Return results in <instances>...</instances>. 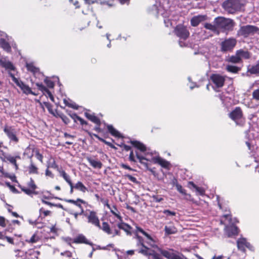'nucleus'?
Listing matches in <instances>:
<instances>
[{
	"instance_id": "nucleus-1",
	"label": "nucleus",
	"mask_w": 259,
	"mask_h": 259,
	"mask_svg": "<svg viewBox=\"0 0 259 259\" xmlns=\"http://www.w3.org/2000/svg\"><path fill=\"white\" fill-rule=\"evenodd\" d=\"M213 23L216 24L219 31L223 32L232 31L235 24L233 20L223 17L215 18L213 20Z\"/></svg>"
},
{
	"instance_id": "nucleus-2",
	"label": "nucleus",
	"mask_w": 259,
	"mask_h": 259,
	"mask_svg": "<svg viewBox=\"0 0 259 259\" xmlns=\"http://www.w3.org/2000/svg\"><path fill=\"white\" fill-rule=\"evenodd\" d=\"M243 6V0H226L222 4L223 8L229 14L240 11Z\"/></svg>"
},
{
	"instance_id": "nucleus-3",
	"label": "nucleus",
	"mask_w": 259,
	"mask_h": 259,
	"mask_svg": "<svg viewBox=\"0 0 259 259\" xmlns=\"http://www.w3.org/2000/svg\"><path fill=\"white\" fill-rule=\"evenodd\" d=\"M259 29L256 26L250 25H247L241 26L237 31V35L247 37L249 35H252L257 33Z\"/></svg>"
},
{
	"instance_id": "nucleus-4",
	"label": "nucleus",
	"mask_w": 259,
	"mask_h": 259,
	"mask_svg": "<svg viewBox=\"0 0 259 259\" xmlns=\"http://www.w3.org/2000/svg\"><path fill=\"white\" fill-rule=\"evenodd\" d=\"M158 251L163 256L167 259H187L182 253L172 249L165 250L159 248Z\"/></svg>"
},
{
	"instance_id": "nucleus-5",
	"label": "nucleus",
	"mask_w": 259,
	"mask_h": 259,
	"mask_svg": "<svg viewBox=\"0 0 259 259\" xmlns=\"http://www.w3.org/2000/svg\"><path fill=\"white\" fill-rule=\"evenodd\" d=\"M237 44V40L234 37L226 38L220 44L221 51L223 53L231 52Z\"/></svg>"
},
{
	"instance_id": "nucleus-6",
	"label": "nucleus",
	"mask_w": 259,
	"mask_h": 259,
	"mask_svg": "<svg viewBox=\"0 0 259 259\" xmlns=\"http://www.w3.org/2000/svg\"><path fill=\"white\" fill-rule=\"evenodd\" d=\"M175 34L180 38L186 39L189 36V32L187 28L183 25H177L174 30Z\"/></svg>"
},
{
	"instance_id": "nucleus-7",
	"label": "nucleus",
	"mask_w": 259,
	"mask_h": 259,
	"mask_svg": "<svg viewBox=\"0 0 259 259\" xmlns=\"http://www.w3.org/2000/svg\"><path fill=\"white\" fill-rule=\"evenodd\" d=\"M4 131L11 142H12L15 144H16L19 142V139L16 135V131L12 127L5 126L4 129Z\"/></svg>"
},
{
	"instance_id": "nucleus-8",
	"label": "nucleus",
	"mask_w": 259,
	"mask_h": 259,
	"mask_svg": "<svg viewBox=\"0 0 259 259\" xmlns=\"http://www.w3.org/2000/svg\"><path fill=\"white\" fill-rule=\"evenodd\" d=\"M210 79L218 88L223 87L225 81V79L223 76L217 74H212Z\"/></svg>"
},
{
	"instance_id": "nucleus-9",
	"label": "nucleus",
	"mask_w": 259,
	"mask_h": 259,
	"mask_svg": "<svg viewBox=\"0 0 259 259\" xmlns=\"http://www.w3.org/2000/svg\"><path fill=\"white\" fill-rule=\"evenodd\" d=\"M0 66L5 68L6 70H14L15 67L11 62H10L7 57L4 56L0 57Z\"/></svg>"
},
{
	"instance_id": "nucleus-10",
	"label": "nucleus",
	"mask_w": 259,
	"mask_h": 259,
	"mask_svg": "<svg viewBox=\"0 0 259 259\" xmlns=\"http://www.w3.org/2000/svg\"><path fill=\"white\" fill-rule=\"evenodd\" d=\"M207 16L205 15H199L194 16L191 19V25L193 27L197 26L201 22L207 20Z\"/></svg>"
},
{
	"instance_id": "nucleus-11",
	"label": "nucleus",
	"mask_w": 259,
	"mask_h": 259,
	"mask_svg": "<svg viewBox=\"0 0 259 259\" xmlns=\"http://www.w3.org/2000/svg\"><path fill=\"white\" fill-rule=\"evenodd\" d=\"M88 219V222L91 223L99 228H101L100 225L99 220L97 216L96 213L95 211H91L90 214L87 216Z\"/></svg>"
},
{
	"instance_id": "nucleus-12",
	"label": "nucleus",
	"mask_w": 259,
	"mask_h": 259,
	"mask_svg": "<svg viewBox=\"0 0 259 259\" xmlns=\"http://www.w3.org/2000/svg\"><path fill=\"white\" fill-rule=\"evenodd\" d=\"M237 247L238 249L242 251H245V247L252 250L253 247L248 242H247L246 239L240 238L237 241Z\"/></svg>"
},
{
	"instance_id": "nucleus-13",
	"label": "nucleus",
	"mask_w": 259,
	"mask_h": 259,
	"mask_svg": "<svg viewBox=\"0 0 259 259\" xmlns=\"http://www.w3.org/2000/svg\"><path fill=\"white\" fill-rule=\"evenodd\" d=\"M243 116V113L241 109L239 107H236L230 114L229 117L233 120L236 121L238 119H240Z\"/></svg>"
},
{
	"instance_id": "nucleus-14",
	"label": "nucleus",
	"mask_w": 259,
	"mask_h": 259,
	"mask_svg": "<svg viewBox=\"0 0 259 259\" xmlns=\"http://www.w3.org/2000/svg\"><path fill=\"white\" fill-rule=\"evenodd\" d=\"M225 233L228 237H231L234 235H236L238 233V228L234 225H231L226 226L225 228Z\"/></svg>"
},
{
	"instance_id": "nucleus-15",
	"label": "nucleus",
	"mask_w": 259,
	"mask_h": 259,
	"mask_svg": "<svg viewBox=\"0 0 259 259\" xmlns=\"http://www.w3.org/2000/svg\"><path fill=\"white\" fill-rule=\"evenodd\" d=\"M236 55L240 59V62H242V59H248L251 57V54L248 51L240 49L236 51Z\"/></svg>"
},
{
	"instance_id": "nucleus-16",
	"label": "nucleus",
	"mask_w": 259,
	"mask_h": 259,
	"mask_svg": "<svg viewBox=\"0 0 259 259\" xmlns=\"http://www.w3.org/2000/svg\"><path fill=\"white\" fill-rule=\"evenodd\" d=\"M152 159L154 163H158L164 168H168L170 165L168 161L160 157H153Z\"/></svg>"
},
{
	"instance_id": "nucleus-17",
	"label": "nucleus",
	"mask_w": 259,
	"mask_h": 259,
	"mask_svg": "<svg viewBox=\"0 0 259 259\" xmlns=\"http://www.w3.org/2000/svg\"><path fill=\"white\" fill-rule=\"evenodd\" d=\"M74 242L76 243H85L86 244H89L91 246H93V243L89 242L85 237L82 235H79L77 236L74 240Z\"/></svg>"
},
{
	"instance_id": "nucleus-18",
	"label": "nucleus",
	"mask_w": 259,
	"mask_h": 259,
	"mask_svg": "<svg viewBox=\"0 0 259 259\" xmlns=\"http://www.w3.org/2000/svg\"><path fill=\"white\" fill-rule=\"evenodd\" d=\"M87 160L91 165L95 168L100 169L102 167L103 164L100 161L95 160L90 157H87Z\"/></svg>"
},
{
	"instance_id": "nucleus-19",
	"label": "nucleus",
	"mask_w": 259,
	"mask_h": 259,
	"mask_svg": "<svg viewBox=\"0 0 259 259\" xmlns=\"http://www.w3.org/2000/svg\"><path fill=\"white\" fill-rule=\"evenodd\" d=\"M204 27L206 29L209 30L218 35L220 34V31L218 30V27L216 24L214 23L213 24L209 23H205L204 25Z\"/></svg>"
},
{
	"instance_id": "nucleus-20",
	"label": "nucleus",
	"mask_w": 259,
	"mask_h": 259,
	"mask_svg": "<svg viewBox=\"0 0 259 259\" xmlns=\"http://www.w3.org/2000/svg\"><path fill=\"white\" fill-rule=\"evenodd\" d=\"M247 72L251 74H259V61L255 65L249 66Z\"/></svg>"
},
{
	"instance_id": "nucleus-21",
	"label": "nucleus",
	"mask_w": 259,
	"mask_h": 259,
	"mask_svg": "<svg viewBox=\"0 0 259 259\" xmlns=\"http://www.w3.org/2000/svg\"><path fill=\"white\" fill-rule=\"evenodd\" d=\"M117 226L120 229L124 230L126 233L127 235H131V230L132 229V227L127 224L121 222L118 223Z\"/></svg>"
},
{
	"instance_id": "nucleus-22",
	"label": "nucleus",
	"mask_w": 259,
	"mask_h": 259,
	"mask_svg": "<svg viewBox=\"0 0 259 259\" xmlns=\"http://www.w3.org/2000/svg\"><path fill=\"white\" fill-rule=\"evenodd\" d=\"M84 114L88 119L92 121L93 122L96 123L97 125H100V120L97 116H96L94 114H90L88 112H85Z\"/></svg>"
},
{
	"instance_id": "nucleus-23",
	"label": "nucleus",
	"mask_w": 259,
	"mask_h": 259,
	"mask_svg": "<svg viewBox=\"0 0 259 259\" xmlns=\"http://www.w3.org/2000/svg\"><path fill=\"white\" fill-rule=\"evenodd\" d=\"M130 143L136 148L140 150L141 152H144L147 150L146 146L142 143L137 141H131Z\"/></svg>"
},
{
	"instance_id": "nucleus-24",
	"label": "nucleus",
	"mask_w": 259,
	"mask_h": 259,
	"mask_svg": "<svg viewBox=\"0 0 259 259\" xmlns=\"http://www.w3.org/2000/svg\"><path fill=\"white\" fill-rule=\"evenodd\" d=\"M0 46L7 52H10L11 51L10 44L4 38H0Z\"/></svg>"
},
{
	"instance_id": "nucleus-25",
	"label": "nucleus",
	"mask_w": 259,
	"mask_h": 259,
	"mask_svg": "<svg viewBox=\"0 0 259 259\" xmlns=\"http://www.w3.org/2000/svg\"><path fill=\"white\" fill-rule=\"evenodd\" d=\"M164 231L166 235L174 234L177 232V228L173 225L165 226L164 227Z\"/></svg>"
},
{
	"instance_id": "nucleus-26",
	"label": "nucleus",
	"mask_w": 259,
	"mask_h": 259,
	"mask_svg": "<svg viewBox=\"0 0 259 259\" xmlns=\"http://www.w3.org/2000/svg\"><path fill=\"white\" fill-rule=\"evenodd\" d=\"M136 155L137 158L139 160V162L141 164H142L147 169L150 170L148 167V163L144 161V160L148 161L149 160L145 157L140 155L137 152H136Z\"/></svg>"
},
{
	"instance_id": "nucleus-27",
	"label": "nucleus",
	"mask_w": 259,
	"mask_h": 259,
	"mask_svg": "<svg viewBox=\"0 0 259 259\" xmlns=\"http://www.w3.org/2000/svg\"><path fill=\"white\" fill-rule=\"evenodd\" d=\"M226 70L229 72L237 73L241 70V68L234 65H227L226 67Z\"/></svg>"
},
{
	"instance_id": "nucleus-28",
	"label": "nucleus",
	"mask_w": 259,
	"mask_h": 259,
	"mask_svg": "<svg viewBox=\"0 0 259 259\" xmlns=\"http://www.w3.org/2000/svg\"><path fill=\"white\" fill-rule=\"evenodd\" d=\"M107 129L109 132L113 136L120 138L121 137L119 132L115 129L112 125H108Z\"/></svg>"
},
{
	"instance_id": "nucleus-29",
	"label": "nucleus",
	"mask_w": 259,
	"mask_h": 259,
	"mask_svg": "<svg viewBox=\"0 0 259 259\" xmlns=\"http://www.w3.org/2000/svg\"><path fill=\"white\" fill-rule=\"evenodd\" d=\"M35 84L39 90L43 93H46L49 95V97L52 96V94H51V92L42 83L37 82L35 83Z\"/></svg>"
},
{
	"instance_id": "nucleus-30",
	"label": "nucleus",
	"mask_w": 259,
	"mask_h": 259,
	"mask_svg": "<svg viewBox=\"0 0 259 259\" xmlns=\"http://www.w3.org/2000/svg\"><path fill=\"white\" fill-rule=\"evenodd\" d=\"M26 67L27 70L32 72L35 76L37 73L39 72V68L35 67L32 63H27Z\"/></svg>"
},
{
	"instance_id": "nucleus-31",
	"label": "nucleus",
	"mask_w": 259,
	"mask_h": 259,
	"mask_svg": "<svg viewBox=\"0 0 259 259\" xmlns=\"http://www.w3.org/2000/svg\"><path fill=\"white\" fill-rule=\"evenodd\" d=\"M226 61L232 63H240V59L238 57V56L235 54V55H233L230 57H228L226 59Z\"/></svg>"
},
{
	"instance_id": "nucleus-32",
	"label": "nucleus",
	"mask_w": 259,
	"mask_h": 259,
	"mask_svg": "<svg viewBox=\"0 0 259 259\" xmlns=\"http://www.w3.org/2000/svg\"><path fill=\"white\" fill-rule=\"evenodd\" d=\"M22 91H23V93L24 94H25L26 95L28 94H32L33 95H37V94L34 93L33 92H32L31 90V89L25 83L23 84L22 87L21 89Z\"/></svg>"
},
{
	"instance_id": "nucleus-33",
	"label": "nucleus",
	"mask_w": 259,
	"mask_h": 259,
	"mask_svg": "<svg viewBox=\"0 0 259 259\" xmlns=\"http://www.w3.org/2000/svg\"><path fill=\"white\" fill-rule=\"evenodd\" d=\"M29 173L30 174H38V168L34 164L32 161L31 160L30 164L28 167Z\"/></svg>"
},
{
	"instance_id": "nucleus-34",
	"label": "nucleus",
	"mask_w": 259,
	"mask_h": 259,
	"mask_svg": "<svg viewBox=\"0 0 259 259\" xmlns=\"http://www.w3.org/2000/svg\"><path fill=\"white\" fill-rule=\"evenodd\" d=\"M65 201L67 202L73 203L79 208H81L82 206L80 204L78 203V202H81L82 203H85V202L84 200H83L80 198H77L76 200H74L72 199H66V200H65Z\"/></svg>"
},
{
	"instance_id": "nucleus-35",
	"label": "nucleus",
	"mask_w": 259,
	"mask_h": 259,
	"mask_svg": "<svg viewBox=\"0 0 259 259\" xmlns=\"http://www.w3.org/2000/svg\"><path fill=\"white\" fill-rule=\"evenodd\" d=\"M74 188L84 193L87 191V187L81 182H78L74 186Z\"/></svg>"
},
{
	"instance_id": "nucleus-36",
	"label": "nucleus",
	"mask_w": 259,
	"mask_h": 259,
	"mask_svg": "<svg viewBox=\"0 0 259 259\" xmlns=\"http://www.w3.org/2000/svg\"><path fill=\"white\" fill-rule=\"evenodd\" d=\"M20 188L21 190L24 192L25 194L30 196L32 194H35L37 195L38 194V192H36L35 191H34L33 190L31 189V188H26L24 187H20Z\"/></svg>"
},
{
	"instance_id": "nucleus-37",
	"label": "nucleus",
	"mask_w": 259,
	"mask_h": 259,
	"mask_svg": "<svg viewBox=\"0 0 259 259\" xmlns=\"http://www.w3.org/2000/svg\"><path fill=\"white\" fill-rule=\"evenodd\" d=\"M60 175L64 178L66 182L71 185L72 183L70 176L64 170L60 171Z\"/></svg>"
},
{
	"instance_id": "nucleus-38",
	"label": "nucleus",
	"mask_w": 259,
	"mask_h": 259,
	"mask_svg": "<svg viewBox=\"0 0 259 259\" xmlns=\"http://www.w3.org/2000/svg\"><path fill=\"white\" fill-rule=\"evenodd\" d=\"M102 229L108 234H111L112 231L110 229L109 225L106 222H103L102 224Z\"/></svg>"
},
{
	"instance_id": "nucleus-39",
	"label": "nucleus",
	"mask_w": 259,
	"mask_h": 259,
	"mask_svg": "<svg viewBox=\"0 0 259 259\" xmlns=\"http://www.w3.org/2000/svg\"><path fill=\"white\" fill-rule=\"evenodd\" d=\"M25 254L26 255L28 254L30 255L33 256L34 257V258L37 259L38 256L40 254V252L38 251H35L34 250H30L28 252H26Z\"/></svg>"
},
{
	"instance_id": "nucleus-40",
	"label": "nucleus",
	"mask_w": 259,
	"mask_h": 259,
	"mask_svg": "<svg viewBox=\"0 0 259 259\" xmlns=\"http://www.w3.org/2000/svg\"><path fill=\"white\" fill-rule=\"evenodd\" d=\"M39 240V238L35 234H34L29 240H26V242L31 243L37 242Z\"/></svg>"
},
{
	"instance_id": "nucleus-41",
	"label": "nucleus",
	"mask_w": 259,
	"mask_h": 259,
	"mask_svg": "<svg viewBox=\"0 0 259 259\" xmlns=\"http://www.w3.org/2000/svg\"><path fill=\"white\" fill-rule=\"evenodd\" d=\"M29 188L35 191V190L37 188L36 185L35 184L32 178H30V181L27 184Z\"/></svg>"
},
{
	"instance_id": "nucleus-42",
	"label": "nucleus",
	"mask_w": 259,
	"mask_h": 259,
	"mask_svg": "<svg viewBox=\"0 0 259 259\" xmlns=\"http://www.w3.org/2000/svg\"><path fill=\"white\" fill-rule=\"evenodd\" d=\"M43 104H44L45 107L48 109L49 112L51 114H54L53 109H52L53 105L52 104H51L50 103L47 102H44Z\"/></svg>"
},
{
	"instance_id": "nucleus-43",
	"label": "nucleus",
	"mask_w": 259,
	"mask_h": 259,
	"mask_svg": "<svg viewBox=\"0 0 259 259\" xmlns=\"http://www.w3.org/2000/svg\"><path fill=\"white\" fill-rule=\"evenodd\" d=\"M7 160L11 162L12 164H14L16 169L18 168V165L17 164L16 158L12 156H9L7 157Z\"/></svg>"
},
{
	"instance_id": "nucleus-44",
	"label": "nucleus",
	"mask_w": 259,
	"mask_h": 259,
	"mask_svg": "<svg viewBox=\"0 0 259 259\" xmlns=\"http://www.w3.org/2000/svg\"><path fill=\"white\" fill-rule=\"evenodd\" d=\"M44 82L46 83L48 87L49 88H53L54 86V82L49 79L47 77L44 80Z\"/></svg>"
},
{
	"instance_id": "nucleus-45",
	"label": "nucleus",
	"mask_w": 259,
	"mask_h": 259,
	"mask_svg": "<svg viewBox=\"0 0 259 259\" xmlns=\"http://www.w3.org/2000/svg\"><path fill=\"white\" fill-rule=\"evenodd\" d=\"M124 177L128 179L130 181H131L135 184L138 183V181H137V179L131 175L126 174V175H124Z\"/></svg>"
},
{
	"instance_id": "nucleus-46",
	"label": "nucleus",
	"mask_w": 259,
	"mask_h": 259,
	"mask_svg": "<svg viewBox=\"0 0 259 259\" xmlns=\"http://www.w3.org/2000/svg\"><path fill=\"white\" fill-rule=\"evenodd\" d=\"M176 188L177 190L181 194L183 195H186V191L183 188L182 186L181 185L177 184Z\"/></svg>"
},
{
	"instance_id": "nucleus-47",
	"label": "nucleus",
	"mask_w": 259,
	"mask_h": 259,
	"mask_svg": "<svg viewBox=\"0 0 259 259\" xmlns=\"http://www.w3.org/2000/svg\"><path fill=\"white\" fill-rule=\"evenodd\" d=\"M252 98L256 101L259 100V89L252 92Z\"/></svg>"
},
{
	"instance_id": "nucleus-48",
	"label": "nucleus",
	"mask_w": 259,
	"mask_h": 259,
	"mask_svg": "<svg viewBox=\"0 0 259 259\" xmlns=\"http://www.w3.org/2000/svg\"><path fill=\"white\" fill-rule=\"evenodd\" d=\"M59 117L62 119L63 121L66 124L70 122L69 119L63 114H61L60 115H59Z\"/></svg>"
},
{
	"instance_id": "nucleus-49",
	"label": "nucleus",
	"mask_w": 259,
	"mask_h": 259,
	"mask_svg": "<svg viewBox=\"0 0 259 259\" xmlns=\"http://www.w3.org/2000/svg\"><path fill=\"white\" fill-rule=\"evenodd\" d=\"M201 33H203V34L201 36V38L203 39H207L212 36V34L210 33H207L204 30H201Z\"/></svg>"
},
{
	"instance_id": "nucleus-50",
	"label": "nucleus",
	"mask_w": 259,
	"mask_h": 259,
	"mask_svg": "<svg viewBox=\"0 0 259 259\" xmlns=\"http://www.w3.org/2000/svg\"><path fill=\"white\" fill-rule=\"evenodd\" d=\"M163 213L167 216H174L176 214V212L168 209L164 210Z\"/></svg>"
},
{
	"instance_id": "nucleus-51",
	"label": "nucleus",
	"mask_w": 259,
	"mask_h": 259,
	"mask_svg": "<svg viewBox=\"0 0 259 259\" xmlns=\"http://www.w3.org/2000/svg\"><path fill=\"white\" fill-rule=\"evenodd\" d=\"M14 82L20 88L22 87L24 83L17 78H14Z\"/></svg>"
},
{
	"instance_id": "nucleus-52",
	"label": "nucleus",
	"mask_w": 259,
	"mask_h": 259,
	"mask_svg": "<svg viewBox=\"0 0 259 259\" xmlns=\"http://www.w3.org/2000/svg\"><path fill=\"white\" fill-rule=\"evenodd\" d=\"M64 102L66 106L71 107L73 109H77L78 108V106L76 105L75 104H70L68 103L66 100H64Z\"/></svg>"
},
{
	"instance_id": "nucleus-53",
	"label": "nucleus",
	"mask_w": 259,
	"mask_h": 259,
	"mask_svg": "<svg viewBox=\"0 0 259 259\" xmlns=\"http://www.w3.org/2000/svg\"><path fill=\"white\" fill-rule=\"evenodd\" d=\"M152 198L153 201L156 202H160L163 200V198L158 195H153Z\"/></svg>"
},
{
	"instance_id": "nucleus-54",
	"label": "nucleus",
	"mask_w": 259,
	"mask_h": 259,
	"mask_svg": "<svg viewBox=\"0 0 259 259\" xmlns=\"http://www.w3.org/2000/svg\"><path fill=\"white\" fill-rule=\"evenodd\" d=\"M70 116L74 120V122H76L79 120V116H78L76 113H69Z\"/></svg>"
},
{
	"instance_id": "nucleus-55",
	"label": "nucleus",
	"mask_w": 259,
	"mask_h": 259,
	"mask_svg": "<svg viewBox=\"0 0 259 259\" xmlns=\"http://www.w3.org/2000/svg\"><path fill=\"white\" fill-rule=\"evenodd\" d=\"M61 255L66 256L68 257H70L72 256V253L69 251H66L61 253Z\"/></svg>"
},
{
	"instance_id": "nucleus-56",
	"label": "nucleus",
	"mask_w": 259,
	"mask_h": 259,
	"mask_svg": "<svg viewBox=\"0 0 259 259\" xmlns=\"http://www.w3.org/2000/svg\"><path fill=\"white\" fill-rule=\"evenodd\" d=\"M129 159L130 161L133 162H136V160L134 157L133 151H131L129 155Z\"/></svg>"
},
{
	"instance_id": "nucleus-57",
	"label": "nucleus",
	"mask_w": 259,
	"mask_h": 259,
	"mask_svg": "<svg viewBox=\"0 0 259 259\" xmlns=\"http://www.w3.org/2000/svg\"><path fill=\"white\" fill-rule=\"evenodd\" d=\"M36 157L40 162H42L43 156L41 154H40L38 151H36Z\"/></svg>"
},
{
	"instance_id": "nucleus-58",
	"label": "nucleus",
	"mask_w": 259,
	"mask_h": 259,
	"mask_svg": "<svg viewBox=\"0 0 259 259\" xmlns=\"http://www.w3.org/2000/svg\"><path fill=\"white\" fill-rule=\"evenodd\" d=\"M141 233H142L144 235H145L149 240H150L151 241L153 240L151 236L148 233H147L144 230H142Z\"/></svg>"
},
{
	"instance_id": "nucleus-59",
	"label": "nucleus",
	"mask_w": 259,
	"mask_h": 259,
	"mask_svg": "<svg viewBox=\"0 0 259 259\" xmlns=\"http://www.w3.org/2000/svg\"><path fill=\"white\" fill-rule=\"evenodd\" d=\"M110 211L111 212L114 214L115 216H116L118 219H119L121 221L122 220V218L121 217V216L120 215H119L118 214H117L114 210L112 209L110 207Z\"/></svg>"
},
{
	"instance_id": "nucleus-60",
	"label": "nucleus",
	"mask_w": 259,
	"mask_h": 259,
	"mask_svg": "<svg viewBox=\"0 0 259 259\" xmlns=\"http://www.w3.org/2000/svg\"><path fill=\"white\" fill-rule=\"evenodd\" d=\"M196 190L200 194L203 195L204 193V191L203 188L197 187Z\"/></svg>"
},
{
	"instance_id": "nucleus-61",
	"label": "nucleus",
	"mask_w": 259,
	"mask_h": 259,
	"mask_svg": "<svg viewBox=\"0 0 259 259\" xmlns=\"http://www.w3.org/2000/svg\"><path fill=\"white\" fill-rule=\"evenodd\" d=\"M46 175L47 176L50 177L51 178H53L54 177V175L52 174V172L47 168L46 170Z\"/></svg>"
},
{
	"instance_id": "nucleus-62",
	"label": "nucleus",
	"mask_w": 259,
	"mask_h": 259,
	"mask_svg": "<svg viewBox=\"0 0 259 259\" xmlns=\"http://www.w3.org/2000/svg\"><path fill=\"white\" fill-rule=\"evenodd\" d=\"M121 166L124 168V169H128V170H134L133 168H132L130 166H129L128 165H126V164H123V163H122L121 164Z\"/></svg>"
},
{
	"instance_id": "nucleus-63",
	"label": "nucleus",
	"mask_w": 259,
	"mask_h": 259,
	"mask_svg": "<svg viewBox=\"0 0 259 259\" xmlns=\"http://www.w3.org/2000/svg\"><path fill=\"white\" fill-rule=\"evenodd\" d=\"M0 226L3 227H5L6 226L5 219L2 217H0Z\"/></svg>"
},
{
	"instance_id": "nucleus-64",
	"label": "nucleus",
	"mask_w": 259,
	"mask_h": 259,
	"mask_svg": "<svg viewBox=\"0 0 259 259\" xmlns=\"http://www.w3.org/2000/svg\"><path fill=\"white\" fill-rule=\"evenodd\" d=\"M101 201L103 203V204L106 205L109 209H110V206L108 204V202L107 200H104L103 199H102Z\"/></svg>"
}]
</instances>
